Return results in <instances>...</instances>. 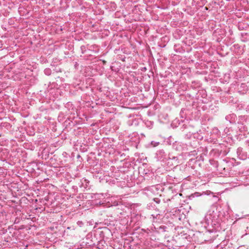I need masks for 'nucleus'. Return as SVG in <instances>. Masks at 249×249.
<instances>
[{"mask_svg": "<svg viewBox=\"0 0 249 249\" xmlns=\"http://www.w3.org/2000/svg\"><path fill=\"white\" fill-rule=\"evenodd\" d=\"M81 184L80 185L81 187H83L85 189L89 187V181L88 179H87L85 178H83L81 180Z\"/></svg>", "mask_w": 249, "mask_h": 249, "instance_id": "obj_1", "label": "nucleus"}, {"mask_svg": "<svg viewBox=\"0 0 249 249\" xmlns=\"http://www.w3.org/2000/svg\"><path fill=\"white\" fill-rule=\"evenodd\" d=\"M248 87L245 83H242L240 85V88L239 89V92L241 93L244 94L245 92L247 91Z\"/></svg>", "mask_w": 249, "mask_h": 249, "instance_id": "obj_2", "label": "nucleus"}, {"mask_svg": "<svg viewBox=\"0 0 249 249\" xmlns=\"http://www.w3.org/2000/svg\"><path fill=\"white\" fill-rule=\"evenodd\" d=\"M157 156L159 157L160 160L165 159V152L163 149H160L158 151L157 153Z\"/></svg>", "mask_w": 249, "mask_h": 249, "instance_id": "obj_3", "label": "nucleus"}, {"mask_svg": "<svg viewBox=\"0 0 249 249\" xmlns=\"http://www.w3.org/2000/svg\"><path fill=\"white\" fill-rule=\"evenodd\" d=\"M105 244V242L103 240L99 242L97 244V248L99 249H106V246L104 245Z\"/></svg>", "mask_w": 249, "mask_h": 249, "instance_id": "obj_4", "label": "nucleus"}, {"mask_svg": "<svg viewBox=\"0 0 249 249\" xmlns=\"http://www.w3.org/2000/svg\"><path fill=\"white\" fill-rule=\"evenodd\" d=\"M44 73L47 75H50L51 73V71L50 69H46L44 70Z\"/></svg>", "mask_w": 249, "mask_h": 249, "instance_id": "obj_5", "label": "nucleus"}, {"mask_svg": "<svg viewBox=\"0 0 249 249\" xmlns=\"http://www.w3.org/2000/svg\"><path fill=\"white\" fill-rule=\"evenodd\" d=\"M234 116H235V115H234V114H231V115H228V116H227L226 117V119L227 120H228L230 119V118L231 117H234Z\"/></svg>", "mask_w": 249, "mask_h": 249, "instance_id": "obj_6", "label": "nucleus"}, {"mask_svg": "<svg viewBox=\"0 0 249 249\" xmlns=\"http://www.w3.org/2000/svg\"><path fill=\"white\" fill-rule=\"evenodd\" d=\"M151 144H152L154 146H157V145L159 144V142H151Z\"/></svg>", "mask_w": 249, "mask_h": 249, "instance_id": "obj_7", "label": "nucleus"}, {"mask_svg": "<svg viewBox=\"0 0 249 249\" xmlns=\"http://www.w3.org/2000/svg\"><path fill=\"white\" fill-rule=\"evenodd\" d=\"M159 214H157L156 215H154V214H151V216L153 217V219H156L157 218V217L159 215Z\"/></svg>", "mask_w": 249, "mask_h": 249, "instance_id": "obj_8", "label": "nucleus"}, {"mask_svg": "<svg viewBox=\"0 0 249 249\" xmlns=\"http://www.w3.org/2000/svg\"><path fill=\"white\" fill-rule=\"evenodd\" d=\"M157 199V200H156L155 199H154V200L157 203H159L160 202V200H159L158 199Z\"/></svg>", "mask_w": 249, "mask_h": 249, "instance_id": "obj_9", "label": "nucleus"}, {"mask_svg": "<svg viewBox=\"0 0 249 249\" xmlns=\"http://www.w3.org/2000/svg\"><path fill=\"white\" fill-rule=\"evenodd\" d=\"M221 247V245L220 244L219 245H218L217 246V248H219V247Z\"/></svg>", "mask_w": 249, "mask_h": 249, "instance_id": "obj_10", "label": "nucleus"}]
</instances>
